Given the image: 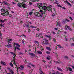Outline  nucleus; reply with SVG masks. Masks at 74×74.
<instances>
[{"instance_id":"nucleus-1","label":"nucleus","mask_w":74,"mask_h":74,"mask_svg":"<svg viewBox=\"0 0 74 74\" xmlns=\"http://www.w3.org/2000/svg\"><path fill=\"white\" fill-rule=\"evenodd\" d=\"M1 14L3 16H7L9 14L8 12L5 9L2 8L1 9Z\"/></svg>"},{"instance_id":"nucleus-2","label":"nucleus","mask_w":74,"mask_h":74,"mask_svg":"<svg viewBox=\"0 0 74 74\" xmlns=\"http://www.w3.org/2000/svg\"><path fill=\"white\" fill-rule=\"evenodd\" d=\"M52 9L50 7H48L47 10H45V12L43 13V11L41 10H40V12L41 14H44L46 12H48V11H52Z\"/></svg>"},{"instance_id":"nucleus-3","label":"nucleus","mask_w":74,"mask_h":74,"mask_svg":"<svg viewBox=\"0 0 74 74\" xmlns=\"http://www.w3.org/2000/svg\"><path fill=\"white\" fill-rule=\"evenodd\" d=\"M10 53H11V54H12V55H13V56H14L13 61H12V62L13 64L15 66H16V67H17L16 64L15 63V56H16L15 53L12 52H10Z\"/></svg>"},{"instance_id":"nucleus-4","label":"nucleus","mask_w":74,"mask_h":74,"mask_svg":"<svg viewBox=\"0 0 74 74\" xmlns=\"http://www.w3.org/2000/svg\"><path fill=\"white\" fill-rule=\"evenodd\" d=\"M39 12L40 13H39L38 12L35 13V15L37 16H38V17H40L41 18H42V15L43 14H42L41 13H40V11H39Z\"/></svg>"},{"instance_id":"nucleus-5","label":"nucleus","mask_w":74,"mask_h":74,"mask_svg":"<svg viewBox=\"0 0 74 74\" xmlns=\"http://www.w3.org/2000/svg\"><path fill=\"white\" fill-rule=\"evenodd\" d=\"M3 3H4V4L5 5H7L8 6H11V5L8 3H7V2L6 1H4L3 2Z\"/></svg>"},{"instance_id":"nucleus-6","label":"nucleus","mask_w":74,"mask_h":74,"mask_svg":"<svg viewBox=\"0 0 74 74\" xmlns=\"http://www.w3.org/2000/svg\"><path fill=\"white\" fill-rule=\"evenodd\" d=\"M23 2H22V3H19L17 5L18 7H22V5H23Z\"/></svg>"},{"instance_id":"nucleus-7","label":"nucleus","mask_w":74,"mask_h":74,"mask_svg":"<svg viewBox=\"0 0 74 74\" xmlns=\"http://www.w3.org/2000/svg\"><path fill=\"white\" fill-rule=\"evenodd\" d=\"M42 8L43 10H44V11L43 12V13L45 11V10H47V7L46 6H45L42 7Z\"/></svg>"},{"instance_id":"nucleus-8","label":"nucleus","mask_w":74,"mask_h":74,"mask_svg":"<svg viewBox=\"0 0 74 74\" xmlns=\"http://www.w3.org/2000/svg\"><path fill=\"white\" fill-rule=\"evenodd\" d=\"M29 55H30V56H35V54L33 53H29Z\"/></svg>"},{"instance_id":"nucleus-9","label":"nucleus","mask_w":74,"mask_h":74,"mask_svg":"<svg viewBox=\"0 0 74 74\" xmlns=\"http://www.w3.org/2000/svg\"><path fill=\"white\" fill-rule=\"evenodd\" d=\"M1 64H2V65H3V66H6V63H5V62H3V61H1Z\"/></svg>"},{"instance_id":"nucleus-10","label":"nucleus","mask_w":74,"mask_h":74,"mask_svg":"<svg viewBox=\"0 0 74 74\" xmlns=\"http://www.w3.org/2000/svg\"><path fill=\"white\" fill-rule=\"evenodd\" d=\"M27 6V5H26V4L25 3H24V2H23L22 7H23V8H26V7Z\"/></svg>"},{"instance_id":"nucleus-11","label":"nucleus","mask_w":74,"mask_h":74,"mask_svg":"<svg viewBox=\"0 0 74 74\" xmlns=\"http://www.w3.org/2000/svg\"><path fill=\"white\" fill-rule=\"evenodd\" d=\"M45 36L46 37L49 38V39H50V40H51V39H52V38L51 37V36H49L46 35Z\"/></svg>"},{"instance_id":"nucleus-12","label":"nucleus","mask_w":74,"mask_h":74,"mask_svg":"<svg viewBox=\"0 0 74 74\" xmlns=\"http://www.w3.org/2000/svg\"><path fill=\"white\" fill-rule=\"evenodd\" d=\"M57 70H59L60 71H63V70L62 69L59 67H57Z\"/></svg>"},{"instance_id":"nucleus-13","label":"nucleus","mask_w":74,"mask_h":74,"mask_svg":"<svg viewBox=\"0 0 74 74\" xmlns=\"http://www.w3.org/2000/svg\"><path fill=\"white\" fill-rule=\"evenodd\" d=\"M42 34H41L39 33L38 34H37L36 35V37H39Z\"/></svg>"},{"instance_id":"nucleus-14","label":"nucleus","mask_w":74,"mask_h":74,"mask_svg":"<svg viewBox=\"0 0 74 74\" xmlns=\"http://www.w3.org/2000/svg\"><path fill=\"white\" fill-rule=\"evenodd\" d=\"M66 27H67L68 29H69V30H70V31H71L72 30V29H71V28H70V27L69 26H66Z\"/></svg>"},{"instance_id":"nucleus-15","label":"nucleus","mask_w":74,"mask_h":74,"mask_svg":"<svg viewBox=\"0 0 74 74\" xmlns=\"http://www.w3.org/2000/svg\"><path fill=\"white\" fill-rule=\"evenodd\" d=\"M16 49H18V50H20V49L19 48V47L17 46H15V49H14L16 50Z\"/></svg>"},{"instance_id":"nucleus-16","label":"nucleus","mask_w":74,"mask_h":74,"mask_svg":"<svg viewBox=\"0 0 74 74\" xmlns=\"http://www.w3.org/2000/svg\"><path fill=\"white\" fill-rule=\"evenodd\" d=\"M4 27V24H3V23H1L0 24V27Z\"/></svg>"},{"instance_id":"nucleus-17","label":"nucleus","mask_w":74,"mask_h":74,"mask_svg":"<svg viewBox=\"0 0 74 74\" xmlns=\"http://www.w3.org/2000/svg\"><path fill=\"white\" fill-rule=\"evenodd\" d=\"M46 48L47 49V50H48L49 51H51V49H50V47H47Z\"/></svg>"},{"instance_id":"nucleus-18","label":"nucleus","mask_w":74,"mask_h":74,"mask_svg":"<svg viewBox=\"0 0 74 74\" xmlns=\"http://www.w3.org/2000/svg\"><path fill=\"white\" fill-rule=\"evenodd\" d=\"M14 44L15 45H16V46H17L18 47H21V46H20V45L18 44V43H15Z\"/></svg>"},{"instance_id":"nucleus-19","label":"nucleus","mask_w":74,"mask_h":74,"mask_svg":"<svg viewBox=\"0 0 74 74\" xmlns=\"http://www.w3.org/2000/svg\"><path fill=\"white\" fill-rule=\"evenodd\" d=\"M35 43L37 45H38V44H39V42H38V41H35Z\"/></svg>"},{"instance_id":"nucleus-20","label":"nucleus","mask_w":74,"mask_h":74,"mask_svg":"<svg viewBox=\"0 0 74 74\" xmlns=\"http://www.w3.org/2000/svg\"><path fill=\"white\" fill-rule=\"evenodd\" d=\"M0 22H1V23H4V20H0Z\"/></svg>"},{"instance_id":"nucleus-21","label":"nucleus","mask_w":74,"mask_h":74,"mask_svg":"<svg viewBox=\"0 0 74 74\" xmlns=\"http://www.w3.org/2000/svg\"><path fill=\"white\" fill-rule=\"evenodd\" d=\"M57 25L58 26H59L60 27H61L62 26L61 25H60V23L58 22L57 23Z\"/></svg>"},{"instance_id":"nucleus-22","label":"nucleus","mask_w":74,"mask_h":74,"mask_svg":"<svg viewBox=\"0 0 74 74\" xmlns=\"http://www.w3.org/2000/svg\"><path fill=\"white\" fill-rule=\"evenodd\" d=\"M39 4L40 7H42V6H43V4L41 3H40Z\"/></svg>"},{"instance_id":"nucleus-23","label":"nucleus","mask_w":74,"mask_h":74,"mask_svg":"<svg viewBox=\"0 0 74 74\" xmlns=\"http://www.w3.org/2000/svg\"><path fill=\"white\" fill-rule=\"evenodd\" d=\"M57 46L59 47V48H63V47H62V46L60 45H57Z\"/></svg>"},{"instance_id":"nucleus-24","label":"nucleus","mask_w":74,"mask_h":74,"mask_svg":"<svg viewBox=\"0 0 74 74\" xmlns=\"http://www.w3.org/2000/svg\"><path fill=\"white\" fill-rule=\"evenodd\" d=\"M37 52L38 53V54H42V53L41 51H37Z\"/></svg>"},{"instance_id":"nucleus-25","label":"nucleus","mask_w":74,"mask_h":74,"mask_svg":"<svg viewBox=\"0 0 74 74\" xmlns=\"http://www.w3.org/2000/svg\"><path fill=\"white\" fill-rule=\"evenodd\" d=\"M20 67L21 69H24V67H24V66H23V65H21Z\"/></svg>"},{"instance_id":"nucleus-26","label":"nucleus","mask_w":74,"mask_h":74,"mask_svg":"<svg viewBox=\"0 0 74 74\" xmlns=\"http://www.w3.org/2000/svg\"><path fill=\"white\" fill-rule=\"evenodd\" d=\"M10 71L11 73L12 74H13L14 73V71H13L12 70V69L10 70Z\"/></svg>"},{"instance_id":"nucleus-27","label":"nucleus","mask_w":74,"mask_h":74,"mask_svg":"<svg viewBox=\"0 0 74 74\" xmlns=\"http://www.w3.org/2000/svg\"><path fill=\"white\" fill-rule=\"evenodd\" d=\"M10 65L11 67H14V66H13V64H12V63H10Z\"/></svg>"},{"instance_id":"nucleus-28","label":"nucleus","mask_w":74,"mask_h":74,"mask_svg":"<svg viewBox=\"0 0 74 74\" xmlns=\"http://www.w3.org/2000/svg\"><path fill=\"white\" fill-rule=\"evenodd\" d=\"M44 40H45V42H48V40H47V39H44Z\"/></svg>"},{"instance_id":"nucleus-29","label":"nucleus","mask_w":74,"mask_h":74,"mask_svg":"<svg viewBox=\"0 0 74 74\" xmlns=\"http://www.w3.org/2000/svg\"><path fill=\"white\" fill-rule=\"evenodd\" d=\"M32 14H33V12H30L29 13V15H32Z\"/></svg>"},{"instance_id":"nucleus-30","label":"nucleus","mask_w":74,"mask_h":74,"mask_svg":"<svg viewBox=\"0 0 74 74\" xmlns=\"http://www.w3.org/2000/svg\"><path fill=\"white\" fill-rule=\"evenodd\" d=\"M45 44H46V45H48L49 44V43L48 42H46L45 43Z\"/></svg>"},{"instance_id":"nucleus-31","label":"nucleus","mask_w":74,"mask_h":74,"mask_svg":"<svg viewBox=\"0 0 74 74\" xmlns=\"http://www.w3.org/2000/svg\"><path fill=\"white\" fill-rule=\"evenodd\" d=\"M12 40L11 39H8V42L9 43H10V42H9V41H12Z\"/></svg>"},{"instance_id":"nucleus-32","label":"nucleus","mask_w":74,"mask_h":74,"mask_svg":"<svg viewBox=\"0 0 74 74\" xmlns=\"http://www.w3.org/2000/svg\"><path fill=\"white\" fill-rule=\"evenodd\" d=\"M69 71H72V69L70 67L69 68Z\"/></svg>"},{"instance_id":"nucleus-33","label":"nucleus","mask_w":74,"mask_h":74,"mask_svg":"<svg viewBox=\"0 0 74 74\" xmlns=\"http://www.w3.org/2000/svg\"><path fill=\"white\" fill-rule=\"evenodd\" d=\"M30 27H31V28H36V27L34 26H30Z\"/></svg>"},{"instance_id":"nucleus-34","label":"nucleus","mask_w":74,"mask_h":74,"mask_svg":"<svg viewBox=\"0 0 74 74\" xmlns=\"http://www.w3.org/2000/svg\"><path fill=\"white\" fill-rule=\"evenodd\" d=\"M63 22H66V19H64L63 20Z\"/></svg>"},{"instance_id":"nucleus-35","label":"nucleus","mask_w":74,"mask_h":74,"mask_svg":"<svg viewBox=\"0 0 74 74\" xmlns=\"http://www.w3.org/2000/svg\"><path fill=\"white\" fill-rule=\"evenodd\" d=\"M46 53H47V54H48L49 55V54H50V52L49 51H46Z\"/></svg>"},{"instance_id":"nucleus-36","label":"nucleus","mask_w":74,"mask_h":74,"mask_svg":"<svg viewBox=\"0 0 74 74\" xmlns=\"http://www.w3.org/2000/svg\"><path fill=\"white\" fill-rule=\"evenodd\" d=\"M66 22H69L70 21L69 20H68V19H67V18H66Z\"/></svg>"},{"instance_id":"nucleus-37","label":"nucleus","mask_w":74,"mask_h":74,"mask_svg":"<svg viewBox=\"0 0 74 74\" xmlns=\"http://www.w3.org/2000/svg\"><path fill=\"white\" fill-rule=\"evenodd\" d=\"M26 62H27V61H26V60H25V61H24V66H25V63H26Z\"/></svg>"},{"instance_id":"nucleus-38","label":"nucleus","mask_w":74,"mask_h":74,"mask_svg":"<svg viewBox=\"0 0 74 74\" xmlns=\"http://www.w3.org/2000/svg\"><path fill=\"white\" fill-rule=\"evenodd\" d=\"M56 74H60V73L58 71H57L56 72Z\"/></svg>"},{"instance_id":"nucleus-39","label":"nucleus","mask_w":74,"mask_h":74,"mask_svg":"<svg viewBox=\"0 0 74 74\" xmlns=\"http://www.w3.org/2000/svg\"><path fill=\"white\" fill-rule=\"evenodd\" d=\"M34 2H38L39 0H34Z\"/></svg>"},{"instance_id":"nucleus-40","label":"nucleus","mask_w":74,"mask_h":74,"mask_svg":"<svg viewBox=\"0 0 74 74\" xmlns=\"http://www.w3.org/2000/svg\"><path fill=\"white\" fill-rule=\"evenodd\" d=\"M37 7H38V8H40V5H37L36 6Z\"/></svg>"},{"instance_id":"nucleus-41","label":"nucleus","mask_w":74,"mask_h":74,"mask_svg":"<svg viewBox=\"0 0 74 74\" xmlns=\"http://www.w3.org/2000/svg\"><path fill=\"white\" fill-rule=\"evenodd\" d=\"M53 41H54L55 42H56V39L54 38L53 39Z\"/></svg>"},{"instance_id":"nucleus-42","label":"nucleus","mask_w":74,"mask_h":74,"mask_svg":"<svg viewBox=\"0 0 74 74\" xmlns=\"http://www.w3.org/2000/svg\"><path fill=\"white\" fill-rule=\"evenodd\" d=\"M40 73H43V72H42V71H41V70H40Z\"/></svg>"},{"instance_id":"nucleus-43","label":"nucleus","mask_w":74,"mask_h":74,"mask_svg":"<svg viewBox=\"0 0 74 74\" xmlns=\"http://www.w3.org/2000/svg\"><path fill=\"white\" fill-rule=\"evenodd\" d=\"M42 62H43L44 63H47L46 61H45V60H42Z\"/></svg>"},{"instance_id":"nucleus-44","label":"nucleus","mask_w":74,"mask_h":74,"mask_svg":"<svg viewBox=\"0 0 74 74\" xmlns=\"http://www.w3.org/2000/svg\"><path fill=\"white\" fill-rule=\"evenodd\" d=\"M67 4H68L69 5H70V6H71V4H70V3H69V2H68Z\"/></svg>"},{"instance_id":"nucleus-45","label":"nucleus","mask_w":74,"mask_h":74,"mask_svg":"<svg viewBox=\"0 0 74 74\" xmlns=\"http://www.w3.org/2000/svg\"><path fill=\"white\" fill-rule=\"evenodd\" d=\"M8 70H9V71H10V70H12L11 69H10V68H8Z\"/></svg>"},{"instance_id":"nucleus-46","label":"nucleus","mask_w":74,"mask_h":74,"mask_svg":"<svg viewBox=\"0 0 74 74\" xmlns=\"http://www.w3.org/2000/svg\"><path fill=\"white\" fill-rule=\"evenodd\" d=\"M9 48H10L11 47H12V46L11 45L9 44Z\"/></svg>"},{"instance_id":"nucleus-47","label":"nucleus","mask_w":74,"mask_h":74,"mask_svg":"<svg viewBox=\"0 0 74 74\" xmlns=\"http://www.w3.org/2000/svg\"><path fill=\"white\" fill-rule=\"evenodd\" d=\"M55 1H56V2H55V3L56 4H59L58 3V1H57V0Z\"/></svg>"},{"instance_id":"nucleus-48","label":"nucleus","mask_w":74,"mask_h":74,"mask_svg":"<svg viewBox=\"0 0 74 74\" xmlns=\"http://www.w3.org/2000/svg\"><path fill=\"white\" fill-rule=\"evenodd\" d=\"M19 53L20 55H23V53H22L21 52H20Z\"/></svg>"},{"instance_id":"nucleus-49","label":"nucleus","mask_w":74,"mask_h":74,"mask_svg":"<svg viewBox=\"0 0 74 74\" xmlns=\"http://www.w3.org/2000/svg\"><path fill=\"white\" fill-rule=\"evenodd\" d=\"M29 5H32V2H29Z\"/></svg>"},{"instance_id":"nucleus-50","label":"nucleus","mask_w":74,"mask_h":74,"mask_svg":"<svg viewBox=\"0 0 74 74\" xmlns=\"http://www.w3.org/2000/svg\"><path fill=\"white\" fill-rule=\"evenodd\" d=\"M71 46H74V43H72L71 44Z\"/></svg>"},{"instance_id":"nucleus-51","label":"nucleus","mask_w":74,"mask_h":74,"mask_svg":"<svg viewBox=\"0 0 74 74\" xmlns=\"http://www.w3.org/2000/svg\"><path fill=\"white\" fill-rule=\"evenodd\" d=\"M22 44H24V42H25V41L24 40H22Z\"/></svg>"},{"instance_id":"nucleus-52","label":"nucleus","mask_w":74,"mask_h":74,"mask_svg":"<svg viewBox=\"0 0 74 74\" xmlns=\"http://www.w3.org/2000/svg\"><path fill=\"white\" fill-rule=\"evenodd\" d=\"M54 29V30H58V28H55Z\"/></svg>"},{"instance_id":"nucleus-53","label":"nucleus","mask_w":74,"mask_h":74,"mask_svg":"<svg viewBox=\"0 0 74 74\" xmlns=\"http://www.w3.org/2000/svg\"><path fill=\"white\" fill-rule=\"evenodd\" d=\"M52 34H53L55 35L56 34V33L55 32H52Z\"/></svg>"},{"instance_id":"nucleus-54","label":"nucleus","mask_w":74,"mask_h":74,"mask_svg":"<svg viewBox=\"0 0 74 74\" xmlns=\"http://www.w3.org/2000/svg\"><path fill=\"white\" fill-rule=\"evenodd\" d=\"M57 6H58V7H62V6L61 5H57Z\"/></svg>"},{"instance_id":"nucleus-55","label":"nucleus","mask_w":74,"mask_h":74,"mask_svg":"<svg viewBox=\"0 0 74 74\" xmlns=\"http://www.w3.org/2000/svg\"><path fill=\"white\" fill-rule=\"evenodd\" d=\"M69 19H70L71 20H73V19L71 17H69Z\"/></svg>"},{"instance_id":"nucleus-56","label":"nucleus","mask_w":74,"mask_h":74,"mask_svg":"<svg viewBox=\"0 0 74 74\" xmlns=\"http://www.w3.org/2000/svg\"><path fill=\"white\" fill-rule=\"evenodd\" d=\"M64 58H66V59H68V56H65L64 57Z\"/></svg>"},{"instance_id":"nucleus-57","label":"nucleus","mask_w":74,"mask_h":74,"mask_svg":"<svg viewBox=\"0 0 74 74\" xmlns=\"http://www.w3.org/2000/svg\"><path fill=\"white\" fill-rule=\"evenodd\" d=\"M47 59H48V60H50V58L48 57H47Z\"/></svg>"},{"instance_id":"nucleus-58","label":"nucleus","mask_w":74,"mask_h":74,"mask_svg":"<svg viewBox=\"0 0 74 74\" xmlns=\"http://www.w3.org/2000/svg\"><path fill=\"white\" fill-rule=\"evenodd\" d=\"M28 30L29 32V33H30V29H28Z\"/></svg>"},{"instance_id":"nucleus-59","label":"nucleus","mask_w":74,"mask_h":74,"mask_svg":"<svg viewBox=\"0 0 74 74\" xmlns=\"http://www.w3.org/2000/svg\"><path fill=\"white\" fill-rule=\"evenodd\" d=\"M73 66H74V64L73 65ZM72 67V68L73 69H74V66H71Z\"/></svg>"},{"instance_id":"nucleus-60","label":"nucleus","mask_w":74,"mask_h":74,"mask_svg":"<svg viewBox=\"0 0 74 74\" xmlns=\"http://www.w3.org/2000/svg\"><path fill=\"white\" fill-rule=\"evenodd\" d=\"M49 64H52V63L51 62H49Z\"/></svg>"},{"instance_id":"nucleus-61","label":"nucleus","mask_w":74,"mask_h":74,"mask_svg":"<svg viewBox=\"0 0 74 74\" xmlns=\"http://www.w3.org/2000/svg\"><path fill=\"white\" fill-rule=\"evenodd\" d=\"M55 55L56 56H57V57H56L57 58V57H58V54H57V53H56L55 54Z\"/></svg>"},{"instance_id":"nucleus-62","label":"nucleus","mask_w":74,"mask_h":74,"mask_svg":"<svg viewBox=\"0 0 74 74\" xmlns=\"http://www.w3.org/2000/svg\"><path fill=\"white\" fill-rule=\"evenodd\" d=\"M6 47H7V48H10L9 47V45H7L6 46Z\"/></svg>"},{"instance_id":"nucleus-63","label":"nucleus","mask_w":74,"mask_h":74,"mask_svg":"<svg viewBox=\"0 0 74 74\" xmlns=\"http://www.w3.org/2000/svg\"><path fill=\"white\" fill-rule=\"evenodd\" d=\"M12 3L13 4H16V3H14V2H13Z\"/></svg>"},{"instance_id":"nucleus-64","label":"nucleus","mask_w":74,"mask_h":74,"mask_svg":"<svg viewBox=\"0 0 74 74\" xmlns=\"http://www.w3.org/2000/svg\"><path fill=\"white\" fill-rule=\"evenodd\" d=\"M52 16H55V14H52Z\"/></svg>"}]
</instances>
